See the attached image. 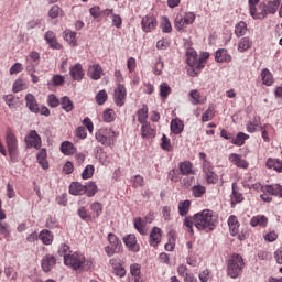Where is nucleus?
<instances>
[{
	"instance_id": "nucleus-24",
	"label": "nucleus",
	"mask_w": 282,
	"mask_h": 282,
	"mask_svg": "<svg viewBox=\"0 0 282 282\" xmlns=\"http://www.w3.org/2000/svg\"><path fill=\"white\" fill-rule=\"evenodd\" d=\"M181 175H195V170L191 161H183L178 164Z\"/></svg>"
},
{
	"instance_id": "nucleus-64",
	"label": "nucleus",
	"mask_w": 282,
	"mask_h": 282,
	"mask_svg": "<svg viewBox=\"0 0 282 282\" xmlns=\"http://www.w3.org/2000/svg\"><path fill=\"white\" fill-rule=\"evenodd\" d=\"M78 215L84 221H91V214H89L85 207L78 209Z\"/></svg>"
},
{
	"instance_id": "nucleus-23",
	"label": "nucleus",
	"mask_w": 282,
	"mask_h": 282,
	"mask_svg": "<svg viewBox=\"0 0 282 282\" xmlns=\"http://www.w3.org/2000/svg\"><path fill=\"white\" fill-rule=\"evenodd\" d=\"M262 193H268L269 195H273L274 197H282V186L279 184L264 185L262 187Z\"/></svg>"
},
{
	"instance_id": "nucleus-52",
	"label": "nucleus",
	"mask_w": 282,
	"mask_h": 282,
	"mask_svg": "<svg viewBox=\"0 0 282 282\" xmlns=\"http://www.w3.org/2000/svg\"><path fill=\"white\" fill-rule=\"evenodd\" d=\"M47 105L51 107V109H56L61 105V99L56 97V95L51 94L47 96Z\"/></svg>"
},
{
	"instance_id": "nucleus-61",
	"label": "nucleus",
	"mask_w": 282,
	"mask_h": 282,
	"mask_svg": "<svg viewBox=\"0 0 282 282\" xmlns=\"http://www.w3.org/2000/svg\"><path fill=\"white\" fill-rule=\"evenodd\" d=\"M23 89H25V83L23 82V79H17L13 83L12 91L14 94H19V91H23Z\"/></svg>"
},
{
	"instance_id": "nucleus-26",
	"label": "nucleus",
	"mask_w": 282,
	"mask_h": 282,
	"mask_svg": "<svg viewBox=\"0 0 282 282\" xmlns=\"http://www.w3.org/2000/svg\"><path fill=\"white\" fill-rule=\"evenodd\" d=\"M250 226H252V228H257V226H260V228H267L268 227V217H265L264 215L253 216L250 219Z\"/></svg>"
},
{
	"instance_id": "nucleus-16",
	"label": "nucleus",
	"mask_w": 282,
	"mask_h": 282,
	"mask_svg": "<svg viewBox=\"0 0 282 282\" xmlns=\"http://www.w3.org/2000/svg\"><path fill=\"white\" fill-rule=\"evenodd\" d=\"M44 41L52 47V50H63V45L58 43L56 39V33L54 31H47L44 35Z\"/></svg>"
},
{
	"instance_id": "nucleus-35",
	"label": "nucleus",
	"mask_w": 282,
	"mask_h": 282,
	"mask_svg": "<svg viewBox=\"0 0 282 282\" xmlns=\"http://www.w3.org/2000/svg\"><path fill=\"white\" fill-rule=\"evenodd\" d=\"M248 33V24L246 22L240 21L236 24L234 34L237 39H241V36H246Z\"/></svg>"
},
{
	"instance_id": "nucleus-53",
	"label": "nucleus",
	"mask_w": 282,
	"mask_h": 282,
	"mask_svg": "<svg viewBox=\"0 0 282 282\" xmlns=\"http://www.w3.org/2000/svg\"><path fill=\"white\" fill-rule=\"evenodd\" d=\"M109 96L107 95V90H100L99 93H97L95 99L97 105H105L108 100Z\"/></svg>"
},
{
	"instance_id": "nucleus-33",
	"label": "nucleus",
	"mask_w": 282,
	"mask_h": 282,
	"mask_svg": "<svg viewBox=\"0 0 282 282\" xmlns=\"http://www.w3.org/2000/svg\"><path fill=\"white\" fill-rule=\"evenodd\" d=\"M261 79L267 87H272V85H274V76L271 74L270 69L268 68L262 69Z\"/></svg>"
},
{
	"instance_id": "nucleus-22",
	"label": "nucleus",
	"mask_w": 282,
	"mask_h": 282,
	"mask_svg": "<svg viewBox=\"0 0 282 282\" xmlns=\"http://www.w3.org/2000/svg\"><path fill=\"white\" fill-rule=\"evenodd\" d=\"M243 199H246L243 197V194L241 192H239V189H237V185L232 184V192L230 195V206L231 208H235L236 204H241L243 202Z\"/></svg>"
},
{
	"instance_id": "nucleus-58",
	"label": "nucleus",
	"mask_w": 282,
	"mask_h": 282,
	"mask_svg": "<svg viewBox=\"0 0 282 282\" xmlns=\"http://www.w3.org/2000/svg\"><path fill=\"white\" fill-rule=\"evenodd\" d=\"M161 30L165 34H170V32L173 31V26L171 25V21H169V18H163L161 23Z\"/></svg>"
},
{
	"instance_id": "nucleus-46",
	"label": "nucleus",
	"mask_w": 282,
	"mask_h": 282,
	"mask_svg": "<svg viewBox=\"0 0 282 282\" xmlns=\"http://www.w3.org/2000/svg\"><path fill=\"white\" fill-rule=\"evenodd\" d=\"M134 228L140 235H147V221L142 220V218H134Z\"/></svg>"
},
{
	"instance_id": "nucleus-41",
	"label": "nucleus",
	"mask_w": 282,
	"mask_h": 282,
	"mask_svg": "<svg viewBox=\"0 0 282 282\" xmlns=\"http://www.w3.org/2000/svg\"><path fill=\"white\" fill-rule=\"evenodd\" d=\"M191 212V200H181L178 203V215L181 217H186Z\"/></svg>"
},
{
	"instance_id": "nucleus-15",
	"label": "nucleus",
	"mask_w": 282,
	"mask_h": 282,
	"mask_svg": "<svg viewBox=\"0 0 282 282\" xmlns=\"http://www.w3.org/2000/svg\"><path fill=\"white\" fill-rule=\"evenodd\" d=\"M203 171L206 175L207 184H217V182H219V176H217L216 173L213 172V165H210V162H205L203 164Z\"/></svg>"
},
{
	"instance_id": "nucleus-2",
	"label": "nucleus",
	"mask_w": 282,
	"mask_h": 282,
	"mask_svg": "<svg viewBox=\"0 0 282 282\" xmlns=\"http://www.w3.org/2000/svg\"><path fill=\"white\" fill-rule=\"evenodd\" d=\"M64 265L70 270H91L94 268V258H85L80 252L68 253L64 257Z\"/></svg>"
},
{
	"instance_id": "nucleus-30",
	"label": "nucleus",
	"mask_w": 282,
	"mask_h": 282,
	"mask_svg": "<svg viewBox=\"0 0 282 282\" xmlns=\"http://www.w3.org/2000/svg\"><path fill=\"white\" fill-rule=\"evenodd\" d=\"M25 100L26 107H29L30 111H32V113H39L40 109L39 104L36 102V97H34L32 94H28L25 96Z\"/></svg>"
},
{
	"instance_id": "nucleus-55",
	"label": "nucleus",
	"mask_w": 282,
	"mask_h": 282,
	"mask_svg": "<svg viewBox=\"0 0 282 282\" xmlns=\"http://www.w3.org/2000/svg\"><path fill=\"white\" fill-rule=\"evenodd\" d=\"M272 129L273 128L270 123H265L264 126L260 127V131L262 132V139L264 140V142H270V137L268 135V133H270Z\"/></svg>"
},
{
	"instance_id": "nucleus-48",
	"label": "nucleus",
	"mask_w": 282,
	"mask_h": 282,
	"mask_svg": "<svg viewBox=\"0 0 282 282\" xmlns=\"http://www.w3.org/2000/svg\"><path fill=\"white\" fill-rule=\"evenodd\" d=\"M108 241L110 243V246L118 248L120 250V248H122V241H120V239L118 238V236H116V234H108Z\"/></svg>"
},
{
	"instance_id": "nucleus-9",
	"label": "nucleus",
	"mask_w": 282,
	"mask_h": 282,
	"mask_svg": "<svg viewBox=\"0 0 282 282\" xmlns=\"http://www.w3.org/2000/svg\"><path fill=\"white\" fill-rule=\"evenodd\" d=\"M24 142L26 143L28 149L39 150L43 145L41 135L39 132H36V130H30L24 138Z\"/></svg>"
},
{
	"instance_id": "nucleus-5",
	"label": "nucleus",
	"mask_w": 282,
	"mask_h": 282,
	"mask_svg": "<svg viewBox=\"0 0 282 282\" xmlns=\"http://www.w3.org/2000/svg\"><path fill=\"white\" fill-rule=\"evenodd\" d=\"M6 144L9 153L10 161L13 164L19 162V140L12 130L7 131L6 133Z\"/></svg>"
},
{
	"instance_id": "nucleus-60",
	"label": "nucleus",
	"mask_w": 282,
	"mask_h": 282,
	"mask_svg": "<svg viewBox=\"0 0 282 282\" xmlns=\"http://www.w3.org/2000/svg\"><path fill=\"white\" fill-rule=\"evenodd\" d=\"M90 210L95 213V217H100L102 215V205L100 202H95L90 204Z\"/></svg>"
},
{
	"instance_id": "nucleus-56",
	"label": "nucleus",
	"mask_w": 282,
	"mask_h": 282,
	"mask_svg": "<svg viewBox=\"0 0 282 282\" xmlns=\"http://www.w3.org/2000/svg\"><path fill=\"white\" fill-rule=\"evenodd\" d=\"M94 165H87L82 173V177L84 180H91V177H94Z\"/></svg>"
},
{
	"instance_id": "nucleus-14",
	"label": "nucleus",
	"mask_w": 282,
	"mask_h": 282,
	"mask_svg": "<svg viewBox=\"0 0 282 282\" xmlns=\"http://www.w3.org/2000/svg\"><path fill=\"white\" fill-rule=\"evenodd\" d=\"M69 76L73 80H77L80 83L83 78H85V69L83 68V64L76 63L75 65L69 67Z\"/></svg>"
},
{
	"instance_id": "nucleus-43",
	"label": "nucleus",
	"mask_w": 282,
	"mask_h": 282,
	"mask_svg": "<svg viewBox=\"0 0 282 282\" xmlns=\"http://www.w3.org/2000/svg\"><path fill=\"white\" fill-rule=\"evenodd\" d=\"M250 138V135L243 133V132H239L236 138L231 139V142L236 145V147H243V144H246V140H248Z\"/></svg>"
},
{
	"instance_id": "nucleus-59",
	"label": "nucleus",
	"mask_w": 282,
	"mask_h": 282,
	"mask_svg": "<svg viewBox=\"0 0 282 282\" xmlns=\"http://www.w3.org/2000/svg\"><path fill=\"white\" fill-rule=\"evenodd\" d=\"M3 100L6 105L10 107V109H14L17 107V98L14 97V95H4Z\"/></svg>"
},
{
	"instance_id": "nucleus-63",
	"label": "nucleus",
	"mask_w": 282,
	"mask_h": 282,
	"mask_svg": "<svg viewBox=\"0 0 282 282\" xmlns=\"http://www.w3.org/2000/svg\"><path fill=\"white\" fill-rule=\"evenodd\" d=\"M26 61L34 65H39V62L41 61V54L39 52H31L29 56L26 57Z\"/></svg>"
},
{
	"instance_id": "nucleus-6",
	"label": "nucleus",
	"mask_w": 282,
	"mask_h": 282,
	"mask_svg": "<svg viewBox=\"0 0 282 282\" xmlns=\"http://www.w3.org/2000/svg\"><path fill=\"white\" fill-rule=\"evenodd\" d=\"M186 63L188 67H191L187 72L189 76L195 77L199 74V56L197 55V51L195 48H187L186 51Z\"/></svg>"
},
{
	"instance_id": "nucleus-42",
	"label": "nucleus",
	"mask_w": 282,
	"mask_h": 282,
	"mask_svg": "<svg viewBox=\"0 0 282 282\" xmlns=\"http://www.w3.org/2000/svg\"><path fill=\"white\" fill-rule=\"evenodd\" d=\"M258 127H261V117H253V119L247 123L248 133H254Z\"/></svg>"
},
{
	"instance_id": "nucleus-51",
	"label": "nucleus",
	"mask_w": 282,
	"mask_h": 282,
	"mask_svg": "<svg viewBox=\"0 0 282 282\" xmlns=\"http://www.w3.org/2000/svg\"><path fill=\"white\" fill-rule=\"evenodd\" d=\"M85 188L87 197H94V195L98 193V186L94 182H89L87 185H85Z\"/></svg>"
},
{
	"instance_id": "nucleus-4",
	"label": "nucleus",
	"mask_w": 282,
	"mask_h": 282,
	"mask_svg": "<svg viewBox=\"0 0 282 282\" xmlns=\"http://www.w3.org/2000/svg\"><path fill=\"white\" fill-rule=\"evenodd\" d=\"M120 133L113 131L111 128H101L95 133L97 142H100L104 147H113Z\"/></svg>"
},
{
	"instance_id": "nucleus-19",
	"label": "nucleus",
	"mask_w": 282,
	"mask_h": 282,
	"mask_svg": "<svg viewBox=\"0 0 282 282\" xmlns=\"http://www.w3.org/2000/svg\"><path fill=\"white\" fill-rule=\"evenodd\" d=\"M155 135L156 131L151 127L150 122L141 124V138H143V140H151L155 138Z\"/></svg>"
},
{
	"instance_id": "nucleus-3",
	"label": "nucleus",
	"mask_w": 282,
	"mask_h": 282,
	"mask_svg": "<svg viewBox=\"0 0 282 282\" xmlns=\"http://www.w3.org/2000/svg\"><path fill=\"white\" fill-rule=\"evenodd\" d=\"M243 268H246L243 258L235 253L227 261V276H230V279H239V276L243 274Z\"/></svg>"
},
{
	"instance_id": "nucleus-39",
	"label": "nucleus",
	"mask_w": 282,
	"mask_h": 282,
	"mask_svg": "<svg viewBox=\"0 0 282 282\" xmlns=\"http://www.w3.org/2000/svg\"><path fill=\"white\" fill-rule=\"evenodd\" d=\"M137 116L140 124L149 123V121H147L149 118V107L143 105L142 108L138 110Z\"/></svg>"
},
{
	"instance_id": "nucleus-25",
	"label": "nucleus",
	"mask_w": 282,
	"mask_h": 282,
	"mask_svg": "<svg viewBox=\"0 0 282 282\" xmlns=\"http://www.w3.org/2000/svg\"><path fill=\"white\" fill-rule=\"evenodd\" d=\"M162 241V229L159 227H154L150 234V246L153 248L158 247V245Z\"/></svg>"
},
{
	"instance_id": "nucleus-54",
	"label": "nucleus",
	"mask_w": 282,
	"mask_h": 282,
	"mask_svg": "<svg viewBox=\"0 0 282 282\" xmlns=\"http://www.w3.org/2000/svg\"><path fill=\"white\" fill-rule=\"evenodd\" d=\"M171 91H172L171 86H169V84L163 83L160 85V96L164 100H166V98H169V95L171 94Z\"/></svg>"
},
{
	"instance_id": "nucleus-7",
	"label": "nucleus",
	"mask_w": 282,
	"mask_h": 282,
	"mask_svg": "<svg viewBox=\"0 0 282 282\" xmlns=\"http://www.w3.org/2000/svg\"><path fill=\"white\" fill-rule=\"evenodd\" d=\"M195 19H197V15L194 12H187L184 14H178L175 18V28L178 32H182L185 28H188V25H193L195 23Z\"/></svg>"
},
{
	"instance_id": "nucleus-62",
	"label": "nucleus",
	"mask_w": 282,
	"mask_h": 282,
	"mask_svg": "<svg viewBox=\"0 0 282 282\" xmlns=\"http://www.w3.org/2000/svg\"><path fill=\"white\" fill-rule=\"evenodd\" d=\"M213 118H215V109H213L212 107H209L205 113H203L202 116V121L203 122H209V120H213Z\"/></svg>"
},
{
	"instance_id": "nucleus-45",
	"label": "nucleus",
	"mask_w": 282,
	"mask_h": 282,
	"mask_svg": "<svg viewBox=\"0 0 282 282\" xmlns=\"http://www.w3.org/2000/svg\"><path fill=\"white\" fill-rule=\"evenodd\" d=\"M279 6H281V0L269 1L268 4H265L267 14H276Z\"/></svg>"
},
{
	"instance_id": "nucleus-13",
	"label": "nucleus",
	"mask_w": 282,
	"mask_h": 282,
	"mask_svg": "<svg viewBox=\"0 0 282 282\" xmlns=\"http://www.w3.org/2000/svg\"><path fill=\"white\" fill-rule=\"evenodd\" d=\"M41 268L43 272H52L56 268V257L53 254H46L41 260Z\"/></svg>"
},
{
	"instance_id": "nucleus-20",
	"label": "nucleus",
	"mask_w": 282,
	"mask_h": 282,
	"mask_svg": "<svg viewBox=\"0 0 282 282\" xmlns=\"http://www.w3.org/2000/svg\"><path fill=\"white\" fill-rule=\"evenodd\" d=\"M229 162L237 166L238 169H248L250 166V163L241 158V155L237 153H231L229 155Z\"/></svg>"
},
{
	"instance_id": "nucleus-11",
	"label": "nucleus",
	"mask_w": 282,
	"mask_h": 282,
	"mask_svg": "<svg viewBox=\"0 0 282 282\" xmlns=\"http://www.w3.org/2000/svg\"><path fill=\"white\" fill-rule=\"evenodd\" d=\"M109 264L111 265L112 274L119 276V279H124V276H127V269H124L121 259L112 258L109 260Z\"/></svg>"
},
{
	"instance_id": "nucleus-36",
	"label": "nucleus",
	"mask_w": 282,
	"mask_h": 282,
	"mask_svg": "<svg viewBox=\"0 0 282 282\" xmlns=\"http://www.w3.org/2000/svg\"><path fill=\"white\" fill-rule=\"evenodd\" d=\"M59 105L66 113H69L70 111H74V101L68 96H64L59 100Z\"/></svg>"
},
{
	"instance_id": "nucleus-31",
	"label": "nucleus",
	"mask_w": 282,
	"mask_h": 282,
	"mask_svg": "<svg viewBox=\"0 0 282 282\" xmlns=\"http://www.w3.org/2000/svg\"><path fill=\"white\" fill-rule=\"evenodd\" d=\"M70 195H85L87 193V187L79 182L72 183L69 186Z\"/></svg>"
},
{
	"instance_id": "nucleus-17",
	"label": "nucleus",
	"mask_w": 282,
	"mask_h": 282,
	"mask_svg": "<svg viewBox=\"0 0 282 282\" xmlns=\"http://www.w3.org/2000/svg\"><path fill=\"white\" fill-rule=\"evenodd\" d=\"M123 243L127 246L128 250L131 252H140V245H138V239L135 235L130 234L123 238Z\"/></svg>"
},
{
	"instance_id": "nucleus-8",
	"label": "nucleus",
	"mask_w": 282,
	"mask_h": 282,
	"mask_svg": "<svg viewBox=\"0 0 282 282\" xmlns=\"http://www.w3.org/2000/svg\"><path fill=\"white\" fill-rule=\"evenodd\" d=\"M227 224L231 237H237L239 241H246V234L243 231H239V228H241V223H239V218H237V216H229Z\"/></svg>"
},
{
	"instance_id": "nucleus-34",
	"label": "nucleus",
	"mask_w": 282,
	"mask_h": 282,
	"mask_svg": "<svg viewBox=\"0 0 282 282\" xmlns=\"http://www.w3.org/2000/svg\"><path fill=\"white\" fill-rule=\"evenodd\" d=\"M61 151L63 155H74L76 153V145L70 141H64L61 144Z\"/></svg>"
},
{
	"instance_id": "nucleus-18",
	"label": "nucleus",
	"mask_w": 282,
	"mask_h": 282,
	"mask_svg": "<svg viewBox=\"0 0 282 282\" xmlns=\"http://www.w3.org/2000/svg\"><path fill=\"white\" fill-rule=\"evenodd\" d=\"M249 12L252 19H265V17H268L265 3H260L258 7H254Z\"/></svg>"
},
{
	"instance_id": "nucleus-28",
	"label": "nucleus",
	"mask_w": 282,
	"mask_h": 282,
	"mask_svg": "<svg viewBox=\"0 0 282 282\" xmlns=\"http://www.w3.org/2000/svg\"><path fill=\"white\" fill-rule=\"evenodd\" d=\"M170 129L174 135H180L184 131V121L180 118L172 119Z\"/></svg>"
},
{
	"instance_id": "nucleus-44",
	"label": "nucleus",
	"mask_w": 282,
	"mask_h": 282,
	"mask_svg": "<svg viewBox=\"0 0 282 282\" xmlns=\"http://www.w3.org/2000/svg\"><path fill=\"white\" fill-rule=\"evenodd\" d=\"M102 120L104 122H115L116 121V111L111 108H107L102 112Z\"/></svg>"
},
{
	"instance_id": "nucleus-21",
	"label": "nucleus",
	"mask_w": 282,
	"mask_h": 282,
	"mask_svg": "<svg viewBox=\"0 0 282 282\" xmlns=\"http://www.w3.org/2000/svg\"><path fill=\"white\" fill-rule=\"evenodd\" d=\"M88 76L91 80H100L102 77V66L99 64H93L88 66Z\"/></svg>"
},
{
	"instance_id": "nucleus-40",
	"label": "nucleus",
	"mask_w": 282,
	"mask_h": 282,
	"mask_svg": "<svg viewBox=\"0 0 282 282\" xmlns=\"http://www.w3.org/2000/svg\"><path fill=\"white\" fill-rule=\"evenodd\" d=\"M267 169H273L278 173H282V161L279 159H268L267 161Z\"/></svg>"
},
{
	"instance_id": "nucleus-12",
	"label": "nucleus",
	"mask_w": 282,
	"mask_h": 282,
	"mask_svg": "<svg viewBox=\"0 0 282 282\" xmlns=\"http://www.w3.org/2000/svg\"><path fill=\"white\" fill-rule=\"evenodd\" d=\"M141 28L145 33L153 32L158 28V19L153 14H147L142 18Z\"/></svg>"
},
{
	"instance_id": "nucleus-37",
	"label": "nucleus",
	"mask_w": 282,
	"mask_h": 282,
	"mask_svg": "<svg viewBox=\"0 0 282 282\" xmlns=\"http://www.w3.org/2000/svg\"><path fill=\"white\" fill-rule=\"evenodd\" d=\"M37 162L42 169H50V163L47 162V150L41 149L37 153Z\"/></svg>"
},
{
	"instance_id": "nucleus-49",
	"label": "nucleus",
	"mask_w": 282,
	"mask_h": 282,
	"mask_svg": "<svg viewBox=\"0 0 282 282\" xmlns=\"http://www.w3.org/2000/svg\"><path fill=\"white\" fill-rule=\"evenodd\" d=\"M161 149L169 152L173 151V144H171V139H169L166 134H163L161 138Z\"/></svg>"
},
{
	"instance_id": "nucleus-47",
	"label": "nucleus",
	"mask_w": 282,
	"mask_h": 282,
	"mask_svg": "<svg viewBox=\"0 0 282 282\" xmlns=\"http://www.w3.org/2000/svg\"><path fill=\"white\" fill-rule=\"evenodd\" d=\"M64 40L72 45V47H76V32L66 30L64 32Z\"/></svg>"
},
{
	"instance_id": "nucleus-38",
	"label": "nucleus",
	"mask_w": 282,
	"mask_h": 282,
	"mask_svg": "<svg viewBox=\"0 0 282 282\" xmlns=\"http://www.w3.org/2000/svg\"><path fill=\"white\" fill-rule=\"evenodd\" d=\"M189 96L192 105H204L206 102V97H202L197 89L191 90Z\"/></svg>"
},
{
	"instance_id": "nucleus-1",
	"label": "nucleus",
	"mask_w": 282,
	"mask_h": 282,
	"mask_svg": "<svg viewBox=\"0 0 282 282\" xmlns=\"http://www.w3.org/2000/svg\"><path fill=\"white\" fill-rule=\"evenodd\" d=\"M183 226L187 232H191L192 235H195L193 226H195L197 230H204V232H213L217 226V215L210 209H203L193 216H186Z\"/></svg>"
},
{
	"instance_id": "nucleus-57",
	"label": "nucleus",
	"mask_w": 282,
	"mask_h": 282,
	"mask_svg": "<svg viewBox=\"0 0 282 282\" xmlns=\"http://www.w3.org/2000/svg\"><path fill=\"white\" fill-rule=\"evenodd\" d=\"M182 173L177 171L176 169H173L169 172L167 177L171 180V182L177 183L182 180Z\"/></svg>"
},
{
	"instance_id": "nucleus-29",
	"label": "nucleus",
	"mask_w": 282,
	"mask_h": 282,
	"mask_svg": "<svg viewBox=\"0 0 282 282\" xmlns=\"http://www.w3.org/2000/svg\"><path fill=\"white\" fill-rule=\"evenodd\" d=\"M215 61L217 63H230V61H232V56L228 54V51L226 48H219L216 52Z\"/></svg>"
},
{
	"instance_id": "nucleus-50",
	"label": "nucleus",
	"mask_w": 282,
	"mask_h": 282,
	"mask_svg": "<svg viewBox=\"0 0 282 282\" xmlns=\"http://www.w3.org/2000/svg\"><path fill=\"white\" fill-rule=\"evenodd\" d=\"M193 197H202L206 195V187L204 185H195L192 187Z\"/></svg>"
},
{
	"instance_id": "nucleus-32",
	"label": "nucleus",
	"mask_w": 282,
	"mask_h": 282,
	"mask_svg": "<svg viewBox=\"0 0 282 282\" xmlns=\"http://www.w3.org/2000/svg\"><path fill=\"white\" fill-rule=\"evenodd\" d=\"M252 47V40L249 36L241 37L238 42V52H248Z\"/></svg>"
},
{
	"instance_id": "nucleus-10",
	"label": "nucleus",
	"mask_w": 282,
	"mask_h": 282,
	"mask_svg": "<svg viewBox=\"0 0 282 282\" xmlns=\"http://www.w3.org/2000/svg\"><path fill=\"white\" fill-rule=\"evenodd\" d=\"M113 100L117 107H124V102H127V87L124 85H117L113 93Z\"/></svg>"
},
{
	"instance_id": "nucleus-27",
	"label": "nucleus",
	"mask_w": 282,
	"mask_h": 282,
	"mask_svg": "<svg viewBox=\"0 0 282 282\" xmlns=\"http://www.w3.org/2000/svg\"><path fill=\"white\" fill-rule=\"evenodd\" d=\"M39 239L44 246H52V243L54 242V234H52V231L47 229H43L39 234Z\"/></svg>"
}]
</instances>
